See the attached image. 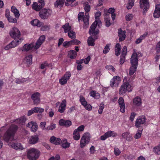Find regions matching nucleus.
Segmentation results:
<instances>
[{"instance_id":"nucleus-32","label":"nucleus","mask_w":160,"mask_h":160,"mask_svg":"<svg viewBox=\"0 0 160 160\" xmlns=\"http://www.w3.org/2000/svg\"><path fill=\"white\" fill-rule=\"evenodd\" d=\"M31 23L32 25L36 26L38 27H40L43 24V22H40L37 19H35L32 20L31 22Z\"/></svg>"},{"instance_id":"nucleus-30","label":"nucleus","mask_w":160,"mask_h":160,"mask_svg":"<svg viewBox=\"0 0 160 160\" xmlns=\"http://www.w3.org/2000/svg\"><path fill=\"white\" fill-rule=\"evenodd\" d=\"M142 102L141 99L138 96H137L133 99V104L136 106H139L141 105Z\"/></svg>"},{"instance_id":"nucleus-62","label":"nucleus","mask_w":160,"mask_h":160,"mask_svg":"<svg viewBox=\"0 0 160 160\" xmlns=\"http://www.w3.org/2000/svg\"><path fill=\"white\" fill-rule=\"evenodd\" d=\"M156 49L157 53H158L160 52V41L156 45Z\"/></svg>"},{"instance_id":"nucleus-50","label":"nucleus","mask_w":160,"mask_h":160,"mask_svg":"<svg viewBox=\"0 0 160 160\" xmlns=\"http://www.w3.org/2000/svg\"><path fill=\"white\" fill-rule=\"evenodd\" d=\"M75 33L71 30L68 32V35L69 38L72 39L75 38Z\"/></svg>"},{"instance_id":"nucleus-39","label":"nucleus","mask_w":160,"mask_h":160,"mask_svg":"<svg viewBox=\"0 0 160 160\" xmlns=\"http://www.w3.org/2000/svg\"><path fill=\"white\" fill-rule=\"evenodd\" d=\"M143 128H140L138 131L137 133L134 136V138L135 139H138L140 138L141 136Z\"/></svg>"},{"instance_id":"nucleus-16","label":"nucleus","mask_w":160,"mask_h":160,"mask_svg":"<svg viewBox=\"0 0 160 160\" xmlns=\"http://www.w3.org/2000/svg\"><path fill=\"white\" fill-rule=\"evenodd\" d=\"M39 138L37 135L31 136L28 138V143L31 144H34L38 142Z\"/></svg>"},{"instance_id":"nucleus-57","label":"nucleus","mask_w":160,"mask_h":160,"mask_svg":"<svg viewBox=\"0 0 160 160\" xmlns=\"http://www.w3.org/2000/svg\"><path fill=\"white\" fill-rule=\"evenodd\" d=\"M50 25H45L44 26H42L41 28V30L42 31H47L49 30L50 28Z\"/></svg>"},{"instance_id":"nucleus-17","label":"nucleus","mask_w":160,"mask_h":160,"mask_svg":"<svg viewBox=\"0 0 160 160\" xmlns=\"http://www.w3.org/2000/svg\"><path fill=\"white\" fill-rule=\"evenodd\" d=\"M117 134L115 133L113 131H108L105 133L104 134L100 137V139L102 140H105L107 138L111 136L115 137L116 136Z\"/></svg>"},{"instance_id":"nucleus-58","label":"nucleus","mask_w":160,"mask_h":160,"mask_svg":"<svg viewBox=\"0 0 160 160\" xmlns=\"http://www.w3.org/2000/svg\"><path fill=\"white\" fill-rule=\"evenodd\" d=\"M106 69L110 70H111L112 71L114 72L115 70V69L112 65H107L105 67Z\"/></svg>"},{"instance_id":"nucleus-64","label":"nucleus","mask_w":160,"mask_h":160,"mask_svg":"<svg viewBox=\"0 0 160 160\" xmlns=\"http://www.w3.org/2000/svg\"><path fill=\"white\" fill-rule=\"evenodd\" d=\"M133 18V16L131 14H128L126 15L125 17L126 20L127 21H129Z\"/></svg>"},{"instance_id":"nucleus-37","label":"nucleus","mask_w":160,"mask_h":160,"mask_svg":"<svg viewBox=\"0 0 160 160\" xmlns=\"http://www.w3.org/2000/svg\"><path fill=\"white\" fill-rule=\"evenodd\" d=\"M122 136L123 138L126 139L127 141H130L132 140L131 136L129 133L128 132L123 133Z\"/></svg>"},{"instance_id":"nucleus-28","label":"nucleus","mask_w":160,"mask_h":160,"mask_svg":"<svg viewBox=\"0 0 160 160\" xmlns=\"http://www.w3.org/2000/svg\"><path fill=\"white\" fill-rule=\"evenodd\" d=\"M26 120V118L24 116H22L14 120L13 122H15V123L16 124H21L23 125L24 124Z\"/></svg>"},{"instance_id":"nucleus-36","label":"nucleus","mask_w":160,"mask_h":160,"mask_svg":"<svg viewBox=\"0 0 160 160\" xmlns=\"http://www.w3.org/2000/svg\"><path fill=\"white\" fill-rule=\"evenodd\" d=\"M90 96L96 99H99L100 98V94L99 93L96 92L95 91H91L90 92Z\"/></svg>"},{"instance_id":"nucleus-21","label":"nucleus","mask_w":160,"mask_h":160,"mask_svg":"<svg viewBox=\"0 0 160 160\" xmlns=\"http://www.w3.org/2000/svg\"><path fill=\"white\" fill-rule=\"evenodd\" d=\"M45 39V36L44 35H42L40 37L35 44V49H38L44 41Z\"/></svg>"},{"instance_id":"nucleus-33","label":"nucleus","mask_w":160,"mask_h":160,"mask_svg":"<svg viewBox=\"0 0 160 160\" xmlns=\"http://www.w3.org/2000/svg\"><path fill=\"white\" fill-rule=\"evenodd\" d=\"M11 11L12 12L16 18H18L20 14L18 10L15 7L12 6L11 7Z\"/></svg>"},{"instance_id":"nucleus-18","label":"nucleus","mask_w":160,"mask_h":160,"mask_svg":"<svg viewBox=\"0 0 160 160\" xmlns=\"http://www.w3.org/2000/svg\"><path fill=\"white\" fill-rule=\"evenodd\" d=\"M114 12L115 9L114 8H110L108 10V12H106L105 11H104V15L105 16L109 17L110 13H111L112 19L113 20H114L116 16V14L114 13Z\"/></svg>"},{"instance_id":"nucleus-51","label":"nucleus","mask_w":160,"mask_h":160,"mask_svg":"<svg viewBox=\"0 0 160 160\" xmlns=\"http://www.w3.org/2000/svg\"><path fill=\"white\" fill-rule=\"evenodd\" d=\"M56 127V125L55 124L52 123L50 125L48 126L45 128L46 130L49 131L50 130H52Z\"/></svg>"},{"instance_id":"nucleus-26","label":"nucleus","mask_w":160,"mask_h":160,"mask_svg":"<svg viewBox=\"0 0 160 160\" xmlns=\"http://www.w3.org/2000/svg\"><path fill=\"white\" fill-rule=\"evenodd\" d=\"M66 106V100L65 99L63 100L59 107L58 111L61 113L63 112L65 109Z\"/></svg>"},{"instance_id":"nucleus-1","label":"nucleus","mask_w":160,"mask_h":160,"mask_svg":"<svg viewBox=\"0 0 160 160\" xmlns=\"http://www.w3.org/2000/svg\"><path fill=\"white\" fill-rule=\"evenodd\" d=\"M18 128V127L16 125H11L4 134L3 136L4 140L8 142L9 141L13 140L15 134Z\"/></svg>"},{"instance_id":"nucleus-40","label":"nucleus","mask_w":160,"mask_h":160,"mask_svg":"<svg viewBox=\"0 0 160 160\" xmlns=\"http://www.w3.org/2000/svg\"><path fill=\"white\" fill-rule=\"evenodd\" d=\"M61 142L62 143V146L63 148H66L69 147L70 143L67 142V139H65L63 141L61 140Z\"/></svg>"},{"instance_id":"nucleus-22","label":"nucleus","mask_w":160,"mask_h":160,"mask_svg":"<svg viewBox=\"0 0 160 160\" xmlns=\"http://www.w3.org/2000/svg\"><path fill=\"white\" fill-rule=\"evenodd\" d=\"M8 145L9 146H10L16 150H22L23 149L22 147V146L21 144L20 143L12 142L8 143Z\"/></svg>"},{"instance_id":"nucleus-63","label":"nucleus","mask_w":160,"mask_h":160,"mask_svg":"<svg viewBox=\"0 0 160 160\" xmlns=\"http://www.w3.org/2000/svg\"><path fill=\"white\" fill-rule=\"evenodd\" d=\"M71 41L72 44L79 45L81 43L80 41L77 39H74Z\"/></svg>"},{"instance_id":"nucleus-56","label":"nucleus","mask_w":160,"mask_h":160,"mask_svg":"<svg viewBox=\"0 0 160 160\" xmlns=\"http://www.w3.org/2000/svg\"><path fill=\"white\" fill-rule=\"evenodd\" d=\"M104 106L103 102L101 103L99 106V109L98 110V113L100 114H101L103 111L104 108Z\"/></svg>"},{"instance_id":"nucleus-29","label":"nucleus","mask_w":160,"mask_h":160,"mask_svg":"<svg viewBox=\"0 0 160 160\" xmlns=\"http://www.w3.org/2000/svg\"><path fill=\"white\" fill-rule=\"evenodd\" d=\"M50 141L51 143L57 145L59 144L61 142V140L60 138H56L54 136L51 137L50 139Z\"/></svg>"},{"instance_id":"nucleus-34","label":"nucleus","mask_w":160,"mask_h":160,"mask_svg":"<svg viewBox=\"0 0 160 160\" xmlns=\"http://www.w3.org/2000/svg\"><path fill=\"white\" fill-rule=\"evenodd\" d=\"M115 48V55L118 56L120 54L121 51V46L119 43H116Z\"/></svg>"},{"instance_id":"nucleus-45","label":"nucleus","mask_w":160,"mask_h":160,"mask_svg":"<svg viewBox=\"0 0 160 160\" xmlns=\"http://www.w3.org/2000/svg\"><path fill=\"white\" fill-rule=\"evenodd\" d=\"M134 0H128V5L127 6V9H131L134 5Z\"/></svg>"},{"instance_id":"nucleus-55","label":"nucleus","mask_w":160,"mask_h":160,"mask_svg":"<svg viewBox=\"0 0 160 160\" xmlns=\"http://www.w3.org/2000/svg\"><path fill=\"white\" fill-rule=\"evenodd\" d=\"M9 22L16 23L17 22V20L16 18H13L12 17L10 16L7 18Z\"/></svg>"},{"instance_id":"nucleus-23","label":"nucleus","mask_w":160,"mask_h":160,"mask_svg":"<svg viewBox=\"0 0 160 160\" xmlns=\"http://www.w3.org/2000/svg\"><path fill=\"white\" fill-rule=\"evenodd\" d=\"M32 55H30L26 56L24 59V62L28 67H29L32 63Z\"/></svg>"},{"instance_id":"nucleus-49","label":"nucleus","mask_w":160,"mask_h":160,"mask_svg":"<svg viewBox=\"0 0 160 160\" xmlns=\"http://www.w3.org/2000/svg\"><path fill=\"white\" fill-rule=\"evenodd\" d=\"M153 151L156 154L160 155V143L157 146L153 148Z\"/></svg>"},{"instance_id":"nucleus-19","label":"nucleus","mask_w":160,"mask_h":160,"mask_svg":"<svg viewBox=\"0 0 160 160\" xmlns=\"http://www.w3.org/2000/svg\"><path fill=\"white\" fill-rule=\"evenodd\" d=\"M125 33L126 31L122 30L121 28L118 29V34L119 37V42H122L125 40L126 37Z\"/></svg>"},{"instance_id":"nucleus-47","label":"nucleus","mask_w":160,"mask_h":160,"mask_svg":"<svg viewBox=\"0 0 160 160\" xmlns=\"http://www.w3.org/2000/svg\"><path fill=\"white\" fill-rule=\"evenodd\" d=\"M104 19L106 23V26L107 27L110 26L111 23L110 22V18L109 17L104 16Z\"/></svg>"},{"instance_id":"nucleus-14","label":"nucleus","mask_w":160,"mask_h":160,"mask_svg":"<svg viewBox=\"0 0 160 160\" xmlns=\"http://www.w3.org/2000/svg\"><path fill=\"white\" fill-rule=\"evenodd\" d=\"M21 40V38L19 40L14 39L9 44L7 45L4 48L5 50H8L9 48H14L19 44L18 42Z\"/></svg>"},{"instance_id":"nucleus-53","label":"nucleus","mask_w":160,"mask_h":160,"mask_svg":"<svg viewBox=\"0 0 160 160\" xmlns=\"http://www.w3.org/2000/svg\"><path fill=\"white\" fill-rule=\"evenodd\" d=\"M111 44H107L105 46L104 49L103 51V52L104 54L107 53L110 50Z\"/></svg>"},{"instance_id":"nucleus-31","label":"nucleus","mask_w":160,"mask_h":160,"mask_svg":"<svg viewBox=\"0 0 160 160\" xmlns=\"http://www.w3.org/2000/svg\"><path fill=\"white\" fill-rule=\"evenodd\" d=\"M34 47H35V45L32 43L30 44H25L23 47V49L22 51H28L29 50L32 49Z\"/></svg>"},{"instance_id":"nucleus-48","label":"nucleus","mask_w":160,"mask_h":160,"mask_svg":"<svg viewBox=\"0 0 160 160\" xmlns=\"http://www.w3.org/2000/svg\"><path fill=\"white\" fill-rule=\"evenodd\" d=\"M38 126L36 122H33L31 127V131L33 132H35L38 129Z\"/></svg>"},{"instance_id":"nucleus-41","label":"nucleus","mask_w":160,"mask_h":160,"mask_svg":"<svg viewBox=\"0 0 160 160\" xmlns=\"http://www.w3.org/2000/svg\"><path fill=\"white\" fill-rule=\"evenodd\" d=\"M88 45L91 46H94L95 45L94 39L92 38V36L89 37L87 40Z\"/></svg>"},{"instance_id":"nucleus-60","label":"nucleus","mask_w":160,"mask_h":160,"mask_svg":"<svg viewBox=\"0 0 160 160\" xmlns=\"http://www.w3.org/2000/svg\"><path fill=\"white\" fill-rule=\"evenodd\" d=\"M71 45H72L71 41H66L63 43V46L65 48L68 47Z\"/></svg>"},{"instance_id":"nucleus-4","label":"nucleus","mask_w":160,"mask_h":160,"mask_svg":"<svg viewBox=\"0 0 160 160\" xmlns=\"http://www.w3.org/2000/svg\"><path fill=\"white\" fill-rule=\"evenodd\" d=\"M132 88L128 82H124L121 86L119 91V93L121 95L125 94L127 91L128 92L132 91Z\"/></svg>"},{"instance_id":"nucleus-8","label":"nucleus","mask_w":160,"mask_h":160,"mask_svg":"<svg viewBox=\"0 0 160 160\" xmlns=\"http://www.w3.org/2000/svg\"><path fill=\"white\" fill-rule=\"evenodd\" d=\"M89 134L88 133H85L82 137L80 141V147L83 148L85 146L89 141L90 137Z\"/></svg>"},{"instance_id":"nucleus-38","label":"nucleus","mask_w":160,"mask_h":160,"mask_svg":"<svg viewBox=\"0 0 160 160\" xmlns=\"http://www.w3.org/2000/svg\"><path fill=\"white\" fill-rule=\"evenodd\" d=\"M62 28L64 29V32L67 33L71 29V27L69 26V23H67L62 26Z\"/></svg>"},{"instance_id":"nucleus-59","label":"nucleus","mask_w":160,"mask_h":160,"mask_svg":"<svg viewBox=\"0 0 160 160\" xmlns=\"http://www.w3.org/2000/svg\"><path fill=\"white\" fill-rule=\"evenodd\" d=\"M90 6L88 4H86L84 7L85 11L86 12L85 14L87 13V15H88V12L90 11Z\"/></svg>"},{"instance_id":"nucleus-27","label":"nucleus","mask_w":160,"mask_h":160,"mask_svg":"<svg viewBox=\"0 0 160 160\" xmlns=\"http://www.w3.org/2000/svg\"><path fill=\"white\" fill-rule=\"evenodd\" d=\"M89 13H88V15H87V13L86 14L83 18V20L84 22L83 24V28L86 29L88 27L89 25Z\"/></svg>"},{"instance_id":"nucleus-25","label":"nucleus","mask_w":160,"mask_h":160,"mask_svg":"<svg viewBox=\"0 0 160 160\" xmlns=\"http://www.w3.org/2000/svg\"><path fill=\"white\" fill-rule=\"evenodd\" d=\"M60 126H64L66 127L70 126L72 124V122L69 120H64L63 119H60L59 122Z\"/></svg>"},{"instance_id":"nucleus-42","label":"nucleus","mask_w":160,"mask_h":160,"mask_svg":"<svg viewBox=\"0 0 160 160\" xmlns=\"http://www.w3.org/2000/svg\"><path fill=\"white\" fill-rule=\"evenodd\" d=\"M112 79L115 82V86L118 87L121 81L120 77L118 76H115Z\"/></svg>"},{"instance_id":"nucleus-3","label":"nucleus","mask_w":160,"mask_h":160,"mask_svg":"<svg viewBox=\"0 0 160 160\" xmlns=\"http://www.w3.org/2000/svg\"><path fill=\"white\" fill-rule=\"evenodd\" d=\"M40 151L34 148H31L27 151V156L30 160H36L39 157Z\"/></svg>"},{"instance_id":"nucleus-24","label":"nucleus","mask_w":160,"mask_h":160,"mask_svg":"<svg viewBox=\"0 0 160 160\" xmlns=\"http://www.w3.org/2000/svg\"><path fill=\"white\" fill-rule=\"evenodd\" d=\"M154 18H159L160 17V5L157 4L155 6V9L153 13Z\"/></svg>"},{"instance_id":"nucleus-35","label":"nucleus","mask_w":160,"mask_h":160,"mask_svg":"<svg viewBox=\"0 0 160 160\" xmlns=\"http://www.w3.org/2000/svg\"><path fill=\"white\" fill-rule=\"evenodd\" d=\"M77 55V53L75 51L71 50L68 52V57L71 59H74L76 57Z\"/></svg>"},{"instance_id":"nucleus-11","label":"nucleus","mask_w":160,"mask_h":160,"mask_svg":"<svg viewBox=\"0 0 160 160\" xmlns=\"http://www.w3.org/2000/svg\"><path fill=\"white\" fill-rule=\"evenodd\" d=\"M97 24V23L94 22L92 24L90 28L89 31L90 35L92 34L93 36H96L98 34L99 31L98 29H97L95 30Z\"/></svg>"},{"instance_id":"nucleus-43","label":"nucleus","mask_w":160,"mask_h":160,"mask_svg":"<svg viewBox=\"0 0 160 160\" xmlns=\"http://www.w3.org/2000/svg\"><path fill=\"white\" fill-rule=\"evenodd\" d=\"M101 13L100 12H97L95 13V21L94 22L98 23V22L100 23H101V22L100 21V19L99 18V17L101 15Z\"/></svg>"},{"instance_id":"nucleus-6","label":"nucleus","mask_w":160,"mask_h":160,"mask_svg":"<svg viewBox=\"0 0 160 160\" xmlns=\"http://www.w3.org/2000/svg\"><path fill=\"white\" fill-rule=\"evenodd\" d=\"M139 3L141 8H142L144 7L142 13L143 15H145L146 12L150 7L149 2L148 0H140Z\"/></svg>"},{"instance_id":"nucleus-12","label":"nucleus","mask_w":160,"mask_h":160,"mask_svg":"<svg viewBox=\"0 0 160 160\" xmlns=\"http://www.w3.org/2000/svg\"><path fill=\"white\" fill-rule=\"evenodd\" d=\"M40 94L38 92H35L31 96V99L33 101V104L37 105L39 104L40 101Z\"/></svg>"},{"instance_id":"nucleus-7","label":"nucleus","mask_w":160,"mask_h":160,"mask_svg":"<svg viewBox=\"0 0 160 160\" xmlns=\"http://www.w3.org/2000/svg\"><path fill=\"white\" fill-rule=\"evenodd\" d=\"M45 5L44 0H40L38 2V4L36 2H34L32 5V8L36 11H40Z\"/></svg>"},{"instance_id":"nucleus-9","label":"nucleus","mask_w":160,"mask_h":160,"mask_svg":"<svg viewBox=\"0 0 160 160\" xmlns=\"http://www.w3.org/2000/svg\"><path fill=\"white\" fill-rule=\"evenodd\" d=\"M146 119L144 116L139 117L136 119L135 123V126L136 128H142L141 125L144 124L146 122Z\"/></svg>"},{"instance_id":"nucleus-54","label":"nucleus","mask_w":160,"mask_h":160,"mask_svg":"<svg viewBox=\"0 0 160 160\" xmlns=\"http://www.w3.org/2000/svg\"><path fill=\"white\" fill-rule=\"evenodd\" d=\"M34 112H35L41 113L44 111V109L42 108L35 107L34 108Z\"/></svg>"},{"instance_id":"nucleus-2","label":"nucleus","mask_w":160,"mask_h":160,"mask_svg":"<svg viewBox=\"0 0 160 160\" xmlns=\"http://www.w3.org/2000/svg\"><path fill=\"white\" fill-rule=\"evenodd\" d=\"M130 61L132 66L130 68L129 74L130 75H132L136 71L138 64V55L136 52H134L132 54Z\"/></svg>"},{"instance_id":"nucleus-5","label":"nucleus","mask_w":160,"mask_h":160,"mask_svg":"<svg viewBox=\"0 0 160 160\" xmlns=\"http://www.w3.org/2000/svg\"><path fill=\"white\" fill-rule=\"evenodd\" d=\"M52 13V11L50 9L44 8L40 11L39 16L42 19H46L51 15Z\"/></svg>"},{"instance_id":"nucleus-46","label":"nucleus","mask_w":160,"mask_h":160,"mask_svg":"<svg viewBox=\"0 0 160 160\" xmlns=\"http://www.w3.org/2000/svg\"><path fill=\"white\" fill-rule=\"evenodd\" d=\"M147 35V34H144L143 35L141 36L140 37L136 40L135 43L137 44H138L142 42V40L145 38Z\"/></svg>"},{"instance_id":"nucleus-61","label":"nucleus","mask_w":160,"mask_h":160,"mask_svg":"<svg viewBox=\"0 0 160 160\" xmlns=\"http://www.w3.org/2000/svg\"><path fill=\"white\" fill-rule=\"evenodd\" d=\"M76 0H67L65 2V5L66 6H69L72 4Z\"/></svg>"},{"instance_id":"nucleus-10","label":"nucleus","mask_w":160,"mask_h":160,"mask_svg":"<svg viewBox=\"0 0 160 160\" xmlns=\"http://www.w3.org/2000/svg\"><path fill=\"white\" fill-rule=\"evenodd\" d=\"M9 34L12 38L15 39L19 38L21 35L20 31L16 28H13L12 30L10 32Z\"/></svg>"},{"instance_id":"nucleus-13","label":"nucleus","mask_w":160,"mask_h":160,"mask_svg":"<svg viewBox=\"0 0 160 160\" xmlns=\"http://www.w3.org/2000/svg\"><path fill=\"white\" fill-rule=\"evenodd\" d=\"M71 76L70 72H67L59 80V82L62 85H64L67 82V80L69 79Z\"/></svg>"},{"instance_id":"nucleus-44","label":"nucleus","mask_w":160,"mask_h":160,"mask_svg":"<svg viewBox=\"0 0 160 160\" xmlns=\"http://www.w3.org/2000/svg\"><path fill=\"white\" fill-rule=\"evenodd\" d=\"M65 1V0H57L54 3L55 7L57 8L59 6L63 5Z\"/></svg>"},{"instance_id":"nucleus-52","label":"nucleus","mask_w":160,"mask_h":160,"mask_svg":"<svg viewBox=\"0 0 160 160\" xmlns=\"http://www.w3.org/2000/svg\"><path fill=\"white\" fill-rule=\"evenodd\" d=\"M80 101L82 105L84 106L87 104V102L86 101L85 98L82 96H80Z\"/></svg>"},{"instance_id":"nucleus-15","label":"nucleus","mask_w":160,"mask_h":160,"mask_svg":"<svg viewBox=\"0 0 160 160\" xmlns=\"http://www.w3.org/2000/svg\"><path fill=\"white\" fill-rule=\"evenodd\" d=\"M127 52V47L124 46L123 48L122 54L120 56V63L121 64H122L124 62L125 57Z\"/></svg>"},{"instance_id":"nucleus-20","label":"nucleus","mask_w":160,"mask_h":160,"mask_svg":"<svg viewBox=\"0 0 160 160\" xmlns=\"http://www.w3.org/2000/svg\"><path fill=\"white\" fill-rule=\"evenodd\" d=\"M119 105L120 108V111L122 112H125V104L124 102V100L123 98L120 97L118 100Z\"/></svg>"}]
</instances>
